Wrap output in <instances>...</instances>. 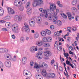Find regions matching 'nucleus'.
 I'll return each instance as SVG.
<instances>
[{"label":"nucleus","instance_id":"obj_1","mask_svg":"<svg viewBox=\"0 0 79 79\" xmlns=\"http://www.w3.org/2000/svg\"><path fill=\"white\" fill-rule=\"evenodd\" d=\"M50 9H47V10L44 9L42 8H40L39 9V10L40 12L44 14H40V16H41V17H44L46 18H47L48 17V13H49L50 12H55L54 10H53H53L56 9V6L52 3H50Z\"/></svg>","mask_w":79,"mask_h":79},{"label":"nucleus","instance_id":"obj_2","mask_svg":"<svg viewBox=\"0 0 79 79\" xmlns=\"http://www.w3.org/2000/svg\"><path fill=\"white\" fill-rule=\"evenodd\" d=\"M43 0H34L32 5L34 7H35L37 6H41L43 4Z\"/></svg>","mask_w":79,"mask_h":79},{"label":"nucleus","instance_id":"obj_3","mask_svg":"<svg viewBox=\"0 0 79 79\" xmlns=\"http://www.w3.org/2000/svg\"><path fill=\"white\" fill-rule=\"evenodd\" d=\"M24 3V0H16L14 2V5L15 6H21Z\"/></svg>","mask_w":79,"mask_h":79},{"label":"nucleus","instance_id":"obj_4","mask_svg":"<svg viewBox=\"0 0 79 79\" xmlns=\"http://www.w3.org/2000/svg\"><path fill=\"white\" fill-rule=\"evenodd\" d=\"M12 29L13 32L17 33L18 30V25L16 23L14 24L12 26Z\"/></svg>","mask_w":79,"mask_h":79},{"label":"nucleus","instance_id":"obj_5","mask_svg":"<svg viewBox=\"0 0 79 79\" xmlns=\"http://www.w3.org/2000/svg\"><path fill=\"white\" fill-rule=\"evenodd\" d=\"M24 25L25 26L23 27V29H24L26 32L29 33L30 32V29L29 28V25L27 23H24Z\"/></svg>","mask_w":79,"mask_h":79},{"label":"nucleus","instance_id":"obj_6","mask_svg":"<svg viewBox=\"0 0 79 79\" xmlns=\"http://www.w3.org/2000/svg\"><path fill=\"white\" fill-rule=\"evenodd\" d=\"M52 17L53 18L55 17L53 19V22L55 24H56V20H57V19L58 18V17L56 16V15H57V13H56V12H54L52 13Z\"/></svg>","mask_w":79,"mask_h":79},{"label":"nucleus","instance_id":"obj_7","mask_svg":"<svg viewBox=\"0 0 79 79\" xmlns=\"http://www.w3.org/2000/svg\"><path fill=\"white\" fill-rule=\"evenodd\" d=\"M42 51H39L36 54V57H37V58L39 60H41L42 59Z\"/></svg>","mask_w":79,"mask_h":79},{"label":"nucleus","instance_id":"obj_8","mask_svg":"<svg viewBox=\"0 0 79 79\" xmlns=\"http://www.w3.org/2000/svg\"><path fill=\"white\" fill-rule=\"evenodd\" d=\"M23 74H25L26 76H27L29 77H31L32 76V74L29 71L25 70L23 71Z\"/></svg>","mask_w":79,"mask_h":79},{"label":"nucleus","instance_id":"obj_9","mask_svg":"<svg viewBox=\"0 0 79 79\" xmlns=\"http://www.w3.org/2000/svg\"><path fill=\"white\" fill-rule=\"evenodd\" d=\"M38 50L37 49V46H33L31 47L30 49V51L31 53H35V51L37 52Z\"/></svg>","mask_w":79,"mask_h":79},{"label":"nucleus","instance_id":"obj_10","mask_svg":"<svg viewBox=\"0 0 79 79\" xmlns=\"http://www.w3.org/2000/svg\"><path fill=\"white\" fill-rule=\"evenodd\" d=\"M35 18L33 19H32L29 22L30 26L32 27L35 26Z\"/></svg>","mask_w":79,"mask_h":79},{"label":"nucleus","instance_id":"obj_11","mask_svg":"<svg viewBox=\"0 0 79 79\" xmlns=\"http://www.w3.org/2000/svg\"><path fill=\"white\" fill-rule=\"evenodd\" d=\"M44 55L45 56L48 57V56H51L52 55V52H51L50 51H47L44 52Z\"/></svg>","mask_w":79,"mask_h":79},{"label":"nucleus","instance_id":"obj_12","mask_svg":"<svg viewBox=\"0 0 79 79\" xmlns=\"http://www.w3.org/2000/svg\"><path fill=\"white\" fill-rule=\"evenodd\" d=\"M4 64L7 68H10L11 66V63L9 61H6L4 62Z\"/></svg>","mask_w":79,"mask_h":79},{"label":"nucleus","instance_id":"obj_13","mask_svg":"<svg viewBox=\"0 0 79 79\" xmlns=\"http://www.w3.org/2000/svg\"><path fill=\"white\" fill-rule=\"evenodd\" d=\"M8 12L9 14L13 15L15 13V11L13 9L10 8H7Z\"/></svg>","mask_w":79,"mask_h":79},{"label":"nucleus","instance_id":"obj_14","mask_svg":"<svg viewBox=\"0 0 79 79\" xmlns=\"http://www.w3.org/2000/svg\"><path fill=\"white\" fill-rule=\"evenodd\" d=\"M48 77L50 78H55L56 77V75L53 73H50L48 74Z\"/></svg>","mask_w":79,"mask_h":79},{"label":"nucleus","instance_id":"obj_15","mask_svg":"<svg viewBox=\"0 0 79 79\" xmlns=\"http://www.w3.org/2000/svg\"><path fill=\"white\" fill-rule=\"evenodd\" d=\"M15 21H18L19 22H20L21 20H22V17L21 16L16 15L15 17Z\"/></svg>","mask_w":79,"mask_h":79},{"label":"nucleus","instance_id":"obj_16","mask_svg":"<svg viewBox=\"0 0 79 79\" xmlns=\"http://www.w3.org/2000/svg\"><path fill=\"white\" fill-rule=\"evenodd\" d=\"M6 52H8V49L6 48H0V53H6Z\"/></svg>","mask_w":79,"mask_h":79},{"label":"nucleus","instance_id":"obj_17","mask_svg":"<svg viewBox=\"0 0 79 79\" xmlns=\"http://www.w3.org/2000/svg\"><path fill=\"white\" fill-rule=\"evenodd\" d=\"M41 74L44 77H46V76H47V74L46 70L44 69H43L41 72Z\"/></svg>","mask_w":79,"mask_h":79},{"label":"nucleus","instance_id":"obj_18","mask_svg":"<svg viewBox=\"0 0 79 79\" xmlns=\"http://www.w3.org/2000/svg\"><path fill=\"white\" fill-rule=\"evenodd\" d=\"M36 44L38 46H42L44 44V43L41 41H38L36 42Z\"/></svg>","mask_w":79,"mask_h":79},{"label":"nucleus","instance_id":"obj_19","mask_svg":"<svg viewBox=\"0 0 79 79\" xmlns=\"http://www.w3.org/2000/svg\"><path fill=\"white\" fill-rule=\"evenodd\" d=\"M27 61V58L26 57H23L22 58V62L23 64H25L26 63V61Z\"/></svg>","mask_w":79,"mask_h":79},{"label":"nucleus","instance_id":"obj_20","mask_svg":"<svg viewBox=\"0 0 79 79\" xmlns=\"http://www.w3.org/2000/svg\"><path fill=\"white\" fill-rule=\"evenodd\" d=\"M5 21H8L11 19V17L10 16H6L2 18Z\"/></svg>","mask_w":79,"mask_h":79},{"label":"nucleus","instance_id":"obj_21","mask_svg":"<svg viewBox=\"0 0 79 79\" xmlns=\"http://www.w3.org/2000/svg\"><path fill=\"white\" fill-rule=\"evenodd\" d=\"M67 15L69 18V21H71L72 19V15H71V14L69 12H67Z\"/></svg>","mask_w":79,"mask_h":79},{"label":"nucleus","instance_id":"obj_22","mask_svg":"<svg viewBox=\"0 0 79 79\" xmlns=\"http://www.w3.org/2000/svg\"><path fill=\"white\" fill-rule=\"evenodd\" d=\"M66 64H68V65H69V66H71L72 68H74V66L73 65L71 64L70 61H68V60H66Z\"/></svg>","mask_w":79,"mask_h":79},{"label":"nucleus","instance_id":"obj_23","mask_svg":"<svg viewBox=\"0 0 79 79\" xmlns=\"http://www.w3.org/2000/svg\"><path fill=\"white\" fill-rule=\"evenodd\" d=\"M6 58L7 59H8L9 60H11V56L9 54H7L6 56Z\"/></svg>","mask_w":79,"mask_h":79},{"label":"nucleus","instance_id":"obj_24","mask_svg":"<svg viewBox=\"0 0 79 79\" xmlns=\"http://www.w3.org/2000/svg\"><path fill=\"white\" fill-rule=\"evenodd\" d=\"M4 13V10L3 9L0 7V16H3Z\"/></svg>","mask_w":79,"mask_h":79},{"label":"nucleus","instance_id":"obj_25","mask_svg":"<svg viewBox=\"0 0 79 79\" xmlns=\"http://www.w3.org/2000/svg\"><path fill=\"white\" fill-rule=\"evenodd\" d=\"M35 77L36 78L38 79H43L42 77L40 76L39 74H36Z\"/></svg>","mask_w":79,"mask_h":79},{"label":"nucleus","instance_id":"obj_26","mask_svg":"<svg viewBox=\"0 0 79 79\" xmlns=\"http://www.w3.org/2000/svg\"><path fill=\"white\" fill-rule=\"evenodd\" d=\"M40 34L41 35H42V36H43V37H45L46 36V35H47V34H46V32L44 31H41L40 32Z\"/></svg>","mask_w":79,"mask_h":79},{"label":"nucleus","instance_id":"obj_27","mask_svg":"<svg viewBox=\"0 0 79 79\" xmlns=\"http://www.w3.org/2000/svg\"><path fill=\"white\" fill-rule=\"evenodd\" d=\"M32 12V8H29L27 10V13L28 15H31Z\"/></svg>","mask_w":79,"mask_h":79},{"label":"nucleus","instance_id":"obj_28","mask_svg":"<svg viewBox=\"0 0 79 79\" xmlns=\"http://www.w3.org/2000/svg\"><path fill=\"white\" fill-rule=\"evenodd\" d=\"M11 25V24L10 22H6L5 23V26L6 27H9Z\"/></svg>","mask_w":79,"mask_h":79},{"label":"nucleus","instance_id":"obj_29","mask_svg":"<svg viewBox=\"0 0 79 79\" xmlns=\"http://www.w3.org/2000/svg\"><path fill=\"white\" fill-rule=\"evenodd\" d=\"M77 0H73L72 2V5L73 6H74L77 4Z\"/></svg>","mask_w":79,"mask_h":79},{"label":"nucleus","instance_id":"obj_30","mask_svg":"<svg viewBox=\"0 0 79 79\" xmlns=\"http://www.w3.org/2000/svg\"><path fill=\"white\" fill-rule=\"evenodd\" d=\"M34 68L36 69H39L40 68V67H39V65L36 62H35Z\"/></svg>","mask_w":79,"mask_h":79},{"label":"nucleus","instance_id":"obj_31","mask_svg":"<svg viewBox=\"0 0 79 79\" xmlns=\"http://www.w3.org/2000/svg\"><path fill=\"white\" fill-rule=\"evenodd\" d=\"M60 15H61V16H62V17H63L64 18V19H66L68 18L66 15V14H64V13H61L60 14Z\"/></svg>","mask_w":79,"mask_h":79},{"label":"nucleus","instance_id":"obj_32","mask_svg":"<svg viewBox=\"0 0 79 79\" xmlns=\"http://www.w3.org/2000/svg\"><path fill=\"white\" fill-rule=\"evenodd\" d=\"M44 62L42 61H40L39 62V66L40 68L44 67Z\"/></svg>","mask_w":79,"mask_h":79},{"label":"nucleus","instance_id":"obj_33","mask_svg":"<svg viewBox=\"0 0 79 79\" xmlns=\"http://www.w3.org/2000/svg\"><path fill=\"white\" fill-rule=\"evenodd\" d=\"M42 17H39L37 18V21L38 23L41 22V21H42Z\"/></svg>","mask_w":79,"mask_h":79},{"label":"nucleus","instance_id":"obj_34","mask_svg":"<svg viewBox=\"0 0 79 79\" xmlns=\"http://www.w3.org/2000/svg\"><path fill=\"white\" fill-rule=\"evenodd\" d=\"M31 6V2H27L25 5V8H28Z\"/></svg>","mask_w":79,"mask_h":79},{"label":"nucleus","instance_id":"obj_35","mask_svg":"<svg viewBox=\"0 0 79 79\" xmlns=\"http://www.w3.org/2000/svg\"><path fill=\"white\" fill-rule=\"evenodd\" d=\"M47 40H48V42H50L52 40V38L51 37L48 36L47 37Z\"/></svg>","mask_w":79,"mask_h":79},{"label":"nucleus","instance_id":"obj_36","mask_svg":"<svg viewBox=\"0 0 79 79\" xmlns=\"http://www.w3.org/2000/svg\"><path fill=\"white\" fill-rule=\"evenodd\" d=\"M17 56H14V57H13L12 59V60L14 62H15L16 61V60H17Z\"/></svg>","mask_w":79,"mask_h":79},{"label":"nucleus","instance_id":"obj_37","mask_svg":"<svg viewBox=\"0 0 79 79\" xmlns=\"http://www.w3.org/2000/svg\"><path fill=\"white\" fill-rule=\"evenodd\" d=\"M57 24L59 26H61L62 25V23L61 21L58 20L57 22Z\"/></svg>","mask_w":79,"mask_h":79},{"label":"nucleus","instance_id":"obj_38","mask_svg":"<svg viewBox=\"0 0 79 79\" xmlns=\"http://www.w3.org/2000/svg\"><path fill=\"white\" fill-rule=\"evenodd\" d=\"M43 42H48L47 40V38L44 37L43 39Z\"/></svg>","mask_w":79,"mask_h":79},{"label":"nucleus","instance_id":"obj_39","mask_svg":"<svg viewBox=\"0 0 79 79\" xmlns=\"http://www.w3.org/2000/svg\"><path fill=\"white\" fill-rule=\"evenodd\" d=\"M39 34L38 33H35L34 35V37L35 39H37L39 37Z\"/></svg>","mask_w":79,"mask_h":79},{"label":"nucleus","instance_id":"obj_40","mask_svg":"<svg viewBox=\"0 0 79 79\" xmlns=\"http://www.w3.org/2000/svg\"><path fill=\"white\" fill-rule=\"evenodd\" d=\"M24 6H22L19 8V10L21 11H23L24 10Z\"/></svg>","mask_w":79,"mask_h":79},{"label":"nucleus","instance_id":"obj_41","mask_svg":"<svg viewBox=\"0 0 79 79\" xmlns=\"http://www.w3.org/2000/svg\"><path fill=\"white\" fill-rule=\"evenodd\" d=\"M46 32L48 35H50V34H51V31L48 29L46 30Z\"/></svg>","mask_w":79,"mask_h":79},{"label":"nucleus","instance_id":"obj_42","mask_svg":"<svg viewBox=\"0 0 79 79\" xmlns=\"http://www.w3.org/2000/svg\"><path fill=\"white\" fill-rule=\"evenodd\" d=\"M20 41L21 43H23L24 41V38L23 37H22L20 38Z\"/></svg>","mask_w":79,"mask_h":79},{"label":"nucleus","instance_id":"obj_43","mask_svg":"<svg viewBox=\"0 0 79 79\" xmlns=\"http://www.w3.org/2000/svg\"><path fill=\"white\" fill-rule=\"evenodd\" d=\"M58 39L59 40V42H60V41H61V42H64V40H63V38L60 37H59Z\"/></svg>","mask_w":79,"mask_h":79},{"label":"nucleus","instance_id":"obj_44","mask_svg":"<svg viewBox=\"0 0 79 79\" xmlns=\"http://www.w3.org/2000/svg\"><path fill=\"white\" fill-rule=\"evenodd\" d=\"M50 44L48 43H45L44 45V47H50Z\"/></svg>","mask_w":79,"mask_h":79},{"label":"nucleus","instance_id":"obj_45","mask_svg":"<svg viewBox=\"0 0 79 79\" xmlns=\"http://www.w3.org/2000/svg\"><path fill=\"white\" fill-rule=\"evenodd\" d=\"M3 67V64L1 61H0V68H2Z\"/></svg>","mask_w":79,"mask_h":79},{"label":"nucleus","instance_id":"obj_46","mask_svg":"<svg viewBox=\"0 0 79 79\" xmlns=\"http://www.w3.org/2000/svg\"><path fill=\"white\" fill-rule=\"evenodd\" d=\"M60 35L61 34L58 31L57 32V33L55 34L56 37H58L59 36H60Z\"/></svg>","mask_w":79,"mask_h":79},{"label":"nucleus","instance_id":"obj_47","mask_svg":"<svg viewBox=\"0 0 79 79\" xmlns=\"http://www.w3.org/2000/svg\"><path fill=\"white\" fill-rule=\"evenodd\" d=\"M43 66L44 67V68L46 69L48 67V65L47 64H46L44 62V64H43Z\"/></svg>","mask_w":79,"mask_h":79},{"label":"nucleus","instance_id":"obj_48","mask_svg":"<svg viewBox=\"0 0 79 79\" xmlns=\"http://www.w3.org/2000/svg\"><path fill=\"white\" fill-rule=\"evenodd\" d=\"M57 50H59V51L61 50H62V47L58 46V47H57Z\"/></svg>","mask_w":79,"mask_h":79},{"label":"nucleus","instance_id":"obj_49","mask_svg":"<svg viewBox=\"0 0 79 79\" xmlns=\"http://www.w3.org/2000/svg\"><path fill=\"white\" fill-rule=\"evenodd\" d=\"M69 50H71L72 51H73V47L71 46H70L69 47Z\"/></svg>","mask_w":79,"mask_h":79},{"label":"nucleus","instance_id":"obj_50","mask_svg":"<svg viewBox=\"0 0 79 79\" xmlns=\"http://www.w3.org/2000/svg\"><path fill=\"white\" fill-rule=\"evenodd\" d=\"M64 56H65V57H67V56H69V54L68 53H64Z\"/></svg>","mask_w":79,"mask_h":79},{"label":"nucleus","instance_id":"obj_51","mask_svg":"<svg viewBox=\"0 0 79 79\" xmlns=\"http://www.w3.org/2000/svg\"><path fill=\"white\" fill-rule=\"evenodd\" d=\"M2 31H7L8 29L6 28H3L2 29Z\"/></svg>","mask_w":79,"mask_h":79},{"label":"nucleus","instance_id":"obj_52","mask_svg":"<svg viewBox=\"0 0 79 79\" xmlns=\"http://www.w3.org/2000/svg\"><path fill=\"white\" fill-rule=\"evenodd\" d=\"M71 10H73V11H77V9L75 7H72L71 8Z\"/></svg>","mask_w":79,"mask_h":79},{"label":"nucleus","instance_id":"obj_53","mask_svg":"<svg viewBox=\"0 0 79 79\" xmlns=\"http://www.w3.org/2000/svg\"><path fill=\"white\" fill-rule=\"evenodd\" d=\"M30 65L31 66H32L34 65V62L32 61H31L30 62Z\"/></svg>","mask_w":79,"mask_h":79},{"label":"nucleus","instance_id":"obj_54","mask_svg":"<svg viewBox=\"0 0 79 79\" xmlns=\"http://www.w3.org/2000/svg\"><path fill=\"white\" fill-rule=\"evenodd\" d=\"M79 33H78L77 35V37H76V39L77 40V41L79 40Z\"/></svg>","mask_w":79,"mask_h":79},{"label":"nucleus","instance_id":"obj_55","mask_svg":"<svg viewBox=\"0 0 79 79\" xmlns=\"http://www.w3.org/2000/svg\"><path fill=\"white\" fill-rule=\"evenodd\" d=\"M72 30L73 31H77V28H76V27L73 28Z\"/></svg>","mask_w":79,"mask_h":79},{"label":"nucleus","instance_id":"obj_56","mask_svg":"<svg viewBox=\"0 0 79 79\" xmlns=\"http://www.w3.org/2000/svg\"><path fill=\"white\" fill-rule=\"evenodd\" d=\"M0 23H6V21H5L4 20H0Z\"/></svg>","mask_w":79,"mask_h":79},{"label":"nucleus","instance_id":"obj_57","mask_svg":"<svg viewBox=\"0 0 79 79\" xmlns=\"http://www.w3.org/2000/svg\"><path fill=\"white\" fill-rule=\"evenodd\" d=\"M78 18H79V16L77 15L75 17V20L76 21H78Z\"/></svg>","mask_w":79,"mask_h":79},{"label":"nucleus","instance_id":"obj_58","mask_svg":"<svg viewBox=\"0 0 79 79\" xmlns=\"http://www.w3.org/2000/svg\"><path fill=\"white\" fill-rule=\"evenodd\" d=\"M50 27L51 29H54V28H55V27L53 25L51 26Z\"/></svg>","mask_w":79,"mask_h":79},{"label":"nucleus","instance_id":"obj_59","mask_svg":"<svg viewBox=\"0 0 79 79\" xmlns=\"http://www.w3.org/2000/svg\"><path fill=\"white\" fill-rule=\"evenodd\" d=\"M59 69L60 71H61L63 70V68L61 66H60L59 67Z\"/></svg>","mask_w":79,"mask_h":79},{"label":"nucleus","instance_id":"obj_60","mask_svg":"<svg viewBox=\"0 0 79 79\" xmlns=\"http://www.w3.org/2000/svg\"><path fill=\"white\" fill-rule=\"evenodd\" d=\"M71 27H68L67 28V29L68 31H69V32H71Z\"/></svg>","mask_w":79,"mask_h":79},{"label":"nucleus","instance_id":"obj_61","mask_svg":"<svg viewBox=\"0 0 79 79\" xmlns=\"http://www.w3.org/2000/svg\"><path fill=\"white\" fill-rule=\"evenodd\" d=\"M60 1H57L56 4L59 5L60 4Z\"/></svg>","mask_w":79,"mask_h":79},{"label":"nucleus","instance_id":"obj_62","mask_svg":"<svg viewBox=\"0 0 79 79\" xmlns=\"http://www.w3.org/2000/svg\"><path fill=\"white\" fill-rule=\"evenodd\" d=\"M54 63H55V60H52L51 61V64H53Z\"/></svg>","mask_w":79,"mask_h":79},{"label":"nucleus","instance_id":"obj_63","mask_svg":"<svg viewBox=\"0 0 79 79\" xmlns=\"http://www.w3.org/2000/svg\"><path fill=\"white\" fill-rule=\"evenodd\" d=\"M12 39H15V38H16V37H15V35H12Z\"/></svg>","mask_w":79,"mask_h":79},{"label":"nucleus","instance_id":"obj_64","mask_svg":"<svg viewBox=\"0 0 79 79\" xmlns=\"http://www.w3.org/2000/svg\"><path fill=\"white\" fill-rule=\"evenodd\" d=\"M58 6L60 8H62L63 7V5L61 4H60L59 5H58Z\"/></svg>","mask_w":79,"mask_h":79}]
</instances>
